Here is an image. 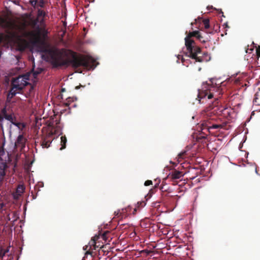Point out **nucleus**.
<instances>
[{"label":"nucleus","mask_w":260,"mask_h":260,"mask_svg":"<svg viewBox=\"0 0 260 260\" xmlns=\"http://www.w3.org/2000/svg\"><path fill=\"white\" fill-rule=\"evenodd\" d=\"M214 90V87L212 85H210L208 84V89L204 90H199V93L198 94V98L199 103H203L204 102V100L206 98L207 96H208V99H211L213 97V95L212 93L211 92V91Z\"/></svg>","instance_id":"obj_7"},{"label":"nucleus","mask_w":260,"mask_h":260,"mask_svg":"<svg viewBox=\"0 0 260 260\" xmlns=\"http://www.w3.org/2000/svg\"><path fill=\"white\" fill-rule=\"evenodd\" d=\"M253 102H256V99L254 100Z\"/></svg>","instance_id":"obj_40"},{"label":"nucleus","mask_w":260,"mask_h":260,"mask_svg":"<svg viewBox=\"0 0 260 260\" xmlns=\"http://www.w3.org/2000/svg\"><path fill=\"white\" fill-rule=\"evenodd\" d=\"M30 76L31 74L30 73H26L13 78L12 80V86H14V88H16V89L21 91L29 84V81L31 80Z\"/></svg>","instance_id":"obj_6"},{"label":"nucleus","mask_w":260,"mask_h":260,"mask_svg":"<svg viewBox=\"0 0 260 260\" xmlns=\"http://www.w3.org/2000/svg\"><path fill=\"white\" fill-rule=\"evenodd\" d=\"M29 3L33 7L36 8L37 7L38 1L37 0H30L29 1Z\"/></svg>","instance_id":"obj_23"},{"label":"nucleus","mask_w":260,"mask_h":260,"mask_svg":"<svg viewBox=\"0 0 260 260\" xmlns=\"http://www.w3.org/2000/svg\"><path fill=\"white\" fill-rule=\"evenodd\" d=\"M25 187L23 185H19L16 189V193L21 195L24 192Z\"/></svg>","instance_id":"obj_17"},{"label":"nucleus","mask_w":260,"mask_h":260,"mask_svg":"<svg viewBox=\"0 0 260 260\" xmlns=\"http://www.w3.org/2000/svg\"><path fill=\"white\" fill-rule=\"evenodd\" d=\"M0 205H1V209H2L3 207L4 206V204L2 203V204H0Z\"/></svg>","instance_id":"obj_36"},{"label":"nucleus","mask_w":260,"mask_h":260,"mask_svg":"<svg viewBox=\"0 0 260 260\" xmlns=\"http://www.w3.org/2000/svg\"><path fill=\"white\" fill-rule=\"evenodd\" d=\"M115 216H117L118 217H120L121 218H125L127 217L128 215V212H125V211H123V209L120 210H118L117 211L115 212Z\"/></svg>","instance_id":"obj_13"},{"label":"nucleus","mask_w":260,"mask_h":260,"mask_svg":"<svg viewBox=\"0 0 260 260\" xmlns=\"http://www.w3.org/2000/svg\"><path fill=\"white\" fill-rule=\"evenodd\" d=\"M4 251L6 252V253L9 252V249L7 248V249H4Z\"/></svg>","instance_id":"obj_34"},{"label":"nucleus","mask_w":260,"mask_h":260,"mask_svg":"<svg viewBox=\"0 0 260 260\" xmlns=\"http://www.w3.org/2000/svg\"><path fill=\"white\" fill-rule=\"evenodd\" d=\"M6 254V252L4 251V249L1 248L0 249V259L2 260H7L5 259V255Z\"/></svg>","instance_id":"obj_18"},{"label":"nucleus","mask_w":260,"mask_h":260,"mask_svg":"<svg viewBox=\"0 0 260 260\" xmlns=\"http://www.w3.org/2000/svg\"><path fill=\"white\" fill-rule=\"evenodd\" d=\"M132 209V208L131 207L128 206L126 208L123 209V211H125V212H127L128 214H129L131 212Z\"/></svg>","instance_id":"obj_24"},{"label":"nucleus","mask_w":260,"mask_h":260,"mask_svg":"<svg viewBox=\"0 0 260 260\" xmlns=\"http://www.w3.org/2000/svg\"><path fill=\"white\" fill-rule=\"evenodd\" d=\"M137 211L136 208L134 209L133 214H135Z\"/></svg>","instance_id":"obj_33"},{"label":"nucleus","mask_w":260,"mask_h":260,"mask_svg":"<svg viewBox=\"0 0 260 260\" xmlns=\"http://www.w3.org/2000/svg\"><path fill=\"white\" fill-rule=\"evenodd\" d=\"M15 126H17L20 130H22L25 127V125L23 123L17 122L16 120L12 123Z\"/></svg>","instance_id":"obj_16"},{"label":"nucleus","mask_w":260,"mask_h":260,"mask_svg":"<svg viewBox=\"0 0 260 260\" xmlns=\"http://www.w3.org/2000/svg\"><path fill=\"white\" fill-rule=\"evenodd\" d=\"M153 193V189H151V190H150L149 191V193Z\"/></svg>","instance_id":"obj_35"},{"label":"nucleus","mask_w":260,"mask_h":260,"mask_svg":"<svg viewBox=\"0 0 260 260\" xmlns=\"http://www.w3.org/2000/svg\"><path fill=\"white\" fill-rule=\"evenodd\" d=\"M38 19L33 20L31 21V24L33 26H35L38 23Z\"/></svg>","instance_id":"obj_28"},{"label":"nucleus","mask_w":260,"mask_h":260,"mask_svg":"<svg viewBox=\"0 0 260 260\" xmlns=\"http://www.w3.org/2000/svg\"><path fill=\"white\" fill-rule=\"evenodd\" d=\"M67 102L64 104L66 106H69L70 103L74 101L73 98L69 97L67 99Z\"/></svg>","instance_id":"obj_22"},{"label":"nucleus","mask_w":260,"mask_h":260,"mask_svg":"<svg viewBox=\"0 0 260 260\" xmlns=\"http://www.w3.org/2000/svg\"><path fill=\"white\" fill-rule=\"evenodd\" d=\"M0 27L6 29V34H0V43L6 40L8 43L15 45L17 49L20 51L25 50L28 43L25 39L27 37H32L35 39V42L39 43V36L33 31H27L24 23L17 25L9 20L6 15H0Z\"/></svg>","instance_id":"obj_2"},{"label":"nucleus","mask_w":260,"mask_h":260,"mask_svg":"<svg viewBox=\"0 0 260 260\" xmlns=\"http://www.w3.org/2000/svg\"><path fill=\"white\" fill-rule=\"evenodd\" d=\"M26 139L23 135H19L15 143L16 147H19L22 150L25 147Z\"/></svg>","instance_id":"obj_9"},{"label":"nucleus","mask_w":260,"mask_h":260,"mask_svg":"<svg viewBox=\"0 0 260 260\" xmlns=\"http://www.w3.org/2000/svg\"><path fill=\"white\" fill-rule=\"evenodd\" d=\"M11 88L7 95V101L9 102L16 94L17 91H19L18 89H16V88H14V86L11 85Z\"/></svg>","instance_id":"obj_12"},{"label":"nucleus","mask_w":260,"mask_h":260,"mask_svg":"<svg viewBox=\"0 0 260 260\" xmlns=\"http://www.w3.org/2000/svg\"><path fill=\"white\" fill-rule=\"evenodd\" d=\"M192 37H196L201 42L205 43L206 42L205 40H201L203 36L199 31L195 30L189 32L185 38V45L189 53L188 56L195 59L196 62H203L208 61V59L205 58V57L208 56V53L207 52H202L201 48L196 45L194 40L191 39Z\"/></svg>","instance_id":"obj_3"},{"label":"nucleus","mask_w":260,"mask_h":260,"mask_svg":"<svg viewBox=\"0 0 260 260\" xmlns=\"http://www.w3.org/2000/svg\"><path fill=\"white\" fill-rule=\"evenodd\" d=\"M183 174L182 172L175 170L173 171L170 174L169 177L172 180L179 179L183 177Z\"/></svg>","instance_id":"obj_10"},{"label":"nucleus","mask_w":260,"mask_h":260,"mask_svg":"<svg viewBox=\"0 0 260 260\" xmlns=\"http://www.w3.org/2000/svg\"><path fill=\"white\" fill-rule=\"evenodd\" d=\"M141 253L145 252V253H146L147 254H150V253L151 252V251H150V250H147V249H144V250H142V251H141Z\"/></svg>","instance_id":"obj_29"},{"label":"nucleus","mask_w":260,"mask_h":260,"mask_svg":"<svg viewBox=\"0 0 260 260\" xmlns=\"http://www.w3.org/2000/svg\"><path fill=\"white\" fill-rule=\"evenodd\" d=\"M40 51L45 54L42 57L49 60L54 68L68 67L71 65L74 69L83 67L86 69L93 68L94 59L91 56L79 55L76 52L64 48H50L43 45Z\"/></svg>","instance_id":"obj_1"},{"label":"nucleus","mask_w":260,"mask_h":260,"mask_svg":"<svg viewBox=\"0 0 260 260\" xmlns=\"http://www.w3.org/2000/svg\"><path fill=\"white\" fill-rule=\"evenodd\" d=\"M44 3L43 1L41 0L39 3L38 2V3L37 4V6L42 8L44 7Z\"/></svg>","instance_id":"obj_25"},{"label":"nucleus","mask_w":260,"mask_h":260,"mask_svg":"<svg viewBox=\"0 0 260 260\" xmlns=\"http://www.w3.org/2000/svg\"><path fill=\"white\" fill-rule=\"evenodd\" d=\"M176 198H179V197H178V196H174V199H175Z\"/></svg>","instance_id":"obj_37"},{"label":"nucleus","mask_w":260,"mask_h":260,"mask_svg":"<svg viewBox=\"0 0 260 260\" xmlns=\"http://www.w3.org/2000/svg\"><path fill=\"white\" fill-rule=\"evenodd\" d=\"M7 106L6 104L0 111V122L2 123L4 121V119H5L13 123L14 121H16V118L14 116V114L13 113L11 114L7 113Z\"/></svg>","instance_id":"obj_8"},{"label":"nucleus","mask_w":260,"mask_h":260,"mask_svg":"<svg viewBox=\"0 0 260 260\" xmlns=\"http://www.w3.org/2000/svg\"><path fill=\"white\" fill-rule=\"evenodd\" d=\"M217 103V101H215L212 103V105H209L203 111L202 114L207 116V119L203 120L201 129L202 133L206 136L208 135L206 132L211 133V129H212L225 128V123L221 124L215 123H214L215 119L211 118L212 114L215 115L217 113V110L218 109Z\"/></svg>","instance_id":"obj_4"},{"label":"nucleus","mask_w":260,"mask_h":260,"mask_svg":"<svg viewBox=\"0 0 260 260\" xmlns=\"http://www.w3.org/2000/svg\"><path fill=\"white\" fill-rule=\"evenodd\" d=\"M201 40H204L203 39V38H201Z\"/></svg>","instance_id":"obj_41"},{"label":"nucleus","mask_w":260,"mask_h":260,"mask_svg":"<svg viewBox=\"0 0 260 260\" xmlns=\"http://www.w3.org/2000/svg\"><path fill=\"white\" fill-rule=\"evenodd\" d=\"M42 69H38L36 71H34L32 73L29 72L31 74L30 78H32L31 80L33 81L34 84H36L38 82V79L37 77L42 72Z\"/></svg>","instance_id":"obj_11"},{"label":"nucleus","mask_w":260,"mask_h":260,"mask_svg":"<svg viewBox=\"0 0 260 260\" xmlns=\"http://www.w3.org/2000/svg\"><path fill=\"white\" fill-rule=\"evenodd\" d=\"M138 204L139 205V206H143L145 205V203H144V202H140V203L138 202Z\"/></svg>","instance_id":"obj_31"},{"label":"nucleus","mask_w":260,"mask_h":260,"mask_svg":"<svg viewBox=\"0 0 260 260\" xmlns=\"http://www.w3.org/2000/svg\"><path fill=\"white\" fill-rule=\"evenodd\" d=\"M211 82L212 84H213V82L212 81V80H211Z\"/></svg>","instance_id":"obj_39"},{"label":"nucleus","mask_w":260,"mask_h":260,"mask_svg":"<svg viewBox=\"0 0 260 260\" xmlns=\"http://www.w3.org/2000/svg\"><path fill=\"white\" fill-rule=\"evenodd\" d=\"M60 140H61V141H60L61 147L60 148V150H62L64 149V148H66V143L67 142V139L66 137L64 136H61L60 138Z\"/></svg>","instance_id":"obj_15"},{"label":"nucleus","mask_w":260,"mask_h":260,"mask_svg":"<svg viewBox=\"0 0 260 260\" xmlns=\"http://www.w3.org/2000/svg\"><path fill=\"white\" fill-rule=\"evenodd\" d=\"M253 50V48H247L246 50V53H250L252 52V51Z\"/></svg>","instance_id":"obj_30"},{"label":"nucleus","mask_w":260,"mask_h":260,"mask_svg":"<svg viewBox=\"0 0 260 260\" xmlns=\"http://www.w3.org/2000/svg\"><path fill=\"white\" fill-rule=\"evenodd\" d=\"M98 238L99 237L98 236H95L92 239V240L93 241L94 243H95V240H97Z\"/></svg>","instance_id":"obj_32"},{"label":"nucleus","mask_w":260,"mask_h":260,"mask_svg":"<svg viewBox=\"0 0 260 260\" xmlns=\"http://www.w3.org/2000/svg\"><path fill=\"white\" fill-rule=\"evenodd\" d=\"M103 238L104 239L105 236V234H104V235H103Z\"/></svg>","instance_id":"obj_38"},{"label":"nucleus","mask_w":260,"mask_h":260,"mask_svg":"<svg viewBox=\"0 0 260 260\" xmlns=\"http://www.w3.org/2000/svg\"><path fill=\"white\" fill-rule=\"evenodd\" d=\"M203 24L204 25L205 28L208 29L210 27V24H209V19H204L203 21Z\"/></svg>","instance_id":"obj_20"},{"label":"nucleus","mask_w":260,"mask_h":260,"mask_svg":"<svg viewBox=\"0 0 260 260\" xmlns=\"http://www.w3.org/2000/svg\"><path fill=\"white\" fill-rule=\"evenodd\" d=\"M45 15V13L44 11L41 9H38V17H44Z\"/></svg>","instance_id":"obj_21"},{"label":"nucleus","mask_w":260,"mask_h":260,"mask_svg":"<svg viewBox=\"0 0 260 260\" xmlns=\"http://www.w3.org/2000/svg\"><path fill=\"white\" fill-rule=\"evenodd\" d=\"M51 143V141L50 140H48L47 138H45L41 142V146L43 148H48Z\"/></svg>","instance_id":"obj_14"},{"label":"nucleus","mask_w":260,"mask_h":260,"mask_svg":"<svg viewBox=\"0 0 260 260\" xmlns=\"http://www.w3.org/2000/svg\"><path fill=\"white\" fill-rule=\"evenodd\" d=\"M256 55L257 57H260V46H258L256 49Z\"/></svg>","instance_id":"obj_27"},{"label":"nucleus","mask_w":260,"mask_h":260,"mask_svg":"<svg viewBox=\"0 0 260 260\" xmlns=\"http://www.w3.org/2000/svg\"><path fill=\"white\" fill-rule=\"evenodd\" d=\"M186 154V152L185 151H182L178 154V159L179 161V159H182L184 158L185 155Z\"/></svg>","instance_id":"obj_19"},{"label":"nucleus","mask_w":260,"mask_h":260,"mask_svg":"<svg viewBox=\"0 0 260 260\" xmlns=\"http://www.w3.org/2000/svg\"><path fill=\"white\" fill-rule=\"evenodd\" d=\"M17 163L13 161L8 152L3 147H0V184L7 179V177L14 174Z\"/></svg>","instance_id":"obj_5"},{"label":"nucleus","mask_w":260,"mask_h":260,"mask_svg":"<svg viewBox=\"0 0 260 260\" xmlns=\"http://www.w3.org/2000/svg\"><path fill=\"white\" fill-rule=\"evenodd\" d=\"M152 181L151 180H146L145 183H144V185L145 186H149L150 185H152Z\"/></svg>","instance_id":"obj_26"}]
</instances>
